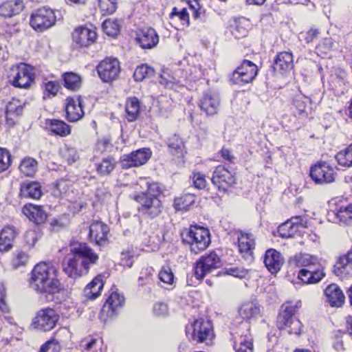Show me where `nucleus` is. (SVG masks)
<instances>
[{
  "mask_svg": "<svg viewBox=\"0 0 352 352\" xmlns=\"http://www.w3.org/2000/svg\"><path fill=\"white\" fill-rule=\"evenodd\" d=\"M325 276L324 267L317 259L305 268H302L298 274V278L305 284H316Z\"/></svg>",
  "mask_w": 352,
  "mask_h": 352,
  "instance_id": "nucleus-17",
  "label": "nucleus"
},
{
  "mask_svg": "<svg viewBox=\"0 0 352 352\" xmlns=\"http://www.w3.org/2000/svg\"><path fill=\"white\" fill-rule=\"evenodd\" d=\"M116 162L112 157L103 158L102 160L97 163L96 170L101 175H107L110 174L115 168Z\"/></svg>",
  "mask_w": 352,
  "mask_h": 352,
  "instance_id": "nucleus-42",
  "label": "nucleus"
},
{
  "mask_svg": "<svg viewBox=\"0 0 352 352\" xmlns=\"http://www.w3.org/2000/svg\"><path fill=\"white\" fill-rule=\"evenodd\" d=\"M324 294L331 307H341L344 302V295L336 284L329 285L325 289Z\"/></svg>",
  "mask_w": 352,
  "mask_h": 352,
  "instance_id": "nucleus-30",
  "label": "nucleus"
},
{
  "mask_svg": "<svg viewBox=\"0 0 352 352\" xmlns=\"http://www.w3.org/2000/svg\"><path fill=\"white\" fill-rule=\"evenodd\" d=\"M336 217L341 223L348 226L352 225V204L346 206H341L336 214Z\"/></svg>",
  "mask_w": 352,
  "mask_h": 352,
  "instance_id": "nucleus-46",
  "label": "nucleus"
},
{
  "mask_svg": "<svg viewBox=\"0 0 352 352\" xmlns=\"http://www.w3.org/2000/svg\"><path fill=\"white\" fill-rule=\"evenodd\" d=\"M283 262L284 259L280 253L276 250L269 249L265 252L264 263L271 273H277L280 270Z\"/></svg>",
  "mask_w": 352,
  "mask_h": 352,
  "instance_id": "nucleus-24",
  "label": "nucleus"
},
{
  "mask_svg": "<svg viewBox=\"0 0 352 352\" xmlns=\"http://www.w3.org/2000/svg\"><path fill=\"white\" fill-rule=\"evenodd\" d=\"M125 109L128 121L133 122L136 120L140 112V100L135 97L128 98L126 102Z\"/></svg>",
  "mask_w": 352,
  "mask_h": 352,
  "instance_id": "nucleus-36",
  "label": "nucleus"
},
{
  "mask_svg": "<svg viewBox=\"0 0 352 352\" xmlns=\"http://www.w3.org/2000/svg\"><path fill=\"white\" fill-rule=\"evenodd\" d=\"M64 86L70 90L76 91L81 86L80 77L72 72L65 73L63 74Z\"/></svg>",
  "mask_w": 352,
  "mask_h": 352,
  "instance_id": "nucleus-43",
  "label": "nucleus"
},
{
  "mask_svg": "<svg viewBox=\"0 0 352 352\" xmlns=\"http://www.w3.org/2000/svg\"><path fill=\"white\" fill-rule=\"evenodd\" d=\"M42 195L41 186L38 182H26L21 184L20 195L23 198L38 199Z\"/></svg>",
  "mask_w": 352,
  "mask_h": 352,
  "instance_id": "nucleus-31",
  "label": "nucleus"
},
{
  "mask_svg": "<svg viewBox=\"0 0 352 352\" xmlns=\"http://www.w3.org/2000/svg\"><path fill=\"white\" fill-rule=\"evenodd\" d=\"M210 236L208 229L197 226H191L181 234L183 243L190 245L191 252L195 254L206 249L210 243Z\"/></svg>",
  "mask_w": 352,
  "mask_h": 352,
  "instance_id": "nucleus-4",
  "label": "nucleus"
},
{
  "mask_svg": "<svg viewBox=\"0 0 352 352\" xmlns=\"http://www.w3.org/2000/svg\"><path fill=\"white\" fill-rule=\"evenodd\" d=\"M331 41L329 38H325L324 41L320 42L316 47V50L318 52L321 54H327L329 52H330L331 49Z\"/></svg>",
  "mask_w": 352,
  "mask_h": 352,
  "instance_id": "nucleus-62",
  "label": "nucleus"
},
{
  "mask_svg": "<svg viewBox=\"0 0 352 352\" xmlns=\"http://www.w3.org/2000/svg\"><path fill=\"white\" fill-rule=\"evenodd\" d=\"M10 81L16 87L28 88L34 82V76L32 68L26 63H19L11 67Z\"/></svg>",
  "mask_w": 352,
  "mask_h": 352,
  "instance_id": "nucleus-7",
  "label": "nucleus"
},
{
  "mask_svg": "<svg viewBox=\"0 0 352 352\" xmlns=\"http://www.w3.org/2000/svg\"><path fill=\"white\" fill-rule=\"evenodd\" d=\"M23 214L36 224L44 223L47 219V214L40 206L32 204H26L23 208Z\"/></svg>",
  "mask_w": 352,
  "mask_h": 352,
  "instance_id": "nucleus-27",
  "label": "nucleus"
},
{
  "mask_svg": "<svg viewBox=\"0 0 352 352\" xmlns=\"http://www.w3.org/2000/svg\"><path fill=\"white\" fill-rule=\"evenodd\" d=\"M96 198L97 200L102 204L107 203L111 198V193L105 188L100 187L96 189Z\"/></svg>",
  "mask_w": 352,
  "mask_h": 352,
  "instance_id": "nucleus-57",
  "label": "nucleus"
},
{
  "mask_svg": "<svg viewBox=\"0 0 352 352\" xmlns=\"http://www.w3.org/2000/svg\"><path fill=\"white\" fill-rule=\"evenodd\" d=\"M58 343L54 340H49L42 345L40 352H57Z\"/></svg>",
  "mask_w": 352,
  "mask_h": 352,
  "instance_id": "nucleus-64",
  "label": "nucleus"
},
{
  "mask_svg": "<svg viewBox=\"0 0 352 352\" xmlns=\"http://www.w3.org/2000/svg\"><path fill=\"white\" fill-rule=\"evenodd\" d=\"M16 231L12 227L3 228L0 233V252H8L12 247Z\"/></svg>",
  "mask_w": 352,
  "mask_h": 352,
  "instance_id": "nucleus-35",
  "label": "nucleus"
},
{
  "mask_svg": "<svg viewBox=\"0 0 352 352\" xmlns=\"http://www.w3.org/2000/svg\"><path fill=\"white\" fill-rule=\"evenodd\" d=\"M70 187V182L68 179H60L56 181L53 193L56 197H60L65 194Z\"/></svg>",
  "mask_w": 352,
  "mask_h": 352,
  "instance_id": "nucleus-51",
  "label": "nucleus"
},
{
  "mask_svg": "<svg viewBox=\"0 0 352 352\" xmlns=\"http://www.w3.org/2000/svg\"><path fill=\"white\" fill-rule=\"evenodd\" d=\"M11 165V155L6 149L0 148V173L6 171Z\"/></svg>",
  "mask_w": 352,
  "mask_h": 352,
  "instance_id": "nucleus-53",
  "label": "nucleus"
},
{
  "mask_svg": "<svg viewBox=\"0 0 352 352\" xmlns=\"http://www.w3.org/2000/svg\"><path fill=\"white\" fill-rule=\"evenodd\" d=\"M104 286L102 275L96 276L83 289V296L87 300L97 298Z\"/></svg>",
  "mask_w": 352,
  "mask_h": 352,
  "instance_id": "nucleus-32",
  "label": "nucleus"
},
{
  "mask_svg": "<svg viewBox=\"0 0 352 352\" xmlns=\"http://www.w3.org/2000/svg\"><path fill=\"white\" fill-rule=\"evenodd\" d=\"M289 222H285L280 225L278 228V233L279 236L283 239H287L292 236V232L289 230Z\"/></svg>",
  "mask_w": 352,
  "mask_h": 352,
  "instance_id": "nucleus-63",
  "label": "nucleus"
},
{
  "mask_svg": "<svg viewBox=\"0 0 352 352\" xmlns=\"http://www.w3.org/2000/svg\"><path fill=\"white\" fill-rule=\"evenodd\" d=\"M99 78L103 82L116 80L121 72L120 63L116 58H106L96 67Z\"/></svg>",
  "mask_w": 352,
  "mask_h": 352,
  "instance_id": "nucleus-9",
  "label": "nucleus"
},
{
  "mask_svg": "<svg viewBox=\"0 0 352 352\" xmlns=\"http://www.w3.org/2000/svg\"><path fill=\"white\" fill-rule=\"evenodd\" d=\"M220 106V98L218 94L206 91L204 94L199 102L201 110L208 116H213L217 113Z\"/></svg>",
  "mask_w": 352,
  "mask_h": 352,
  "instance_id": "nucleus-20",
  "label": "nucleus"
},
{
  "mask_svg": "<svg viewBox=\"0 0 352 352\" xmlns=\"http://www.w3.org/2000/svg\"><path fill=\"white\" fill-rule=\"evenodd\" d=\"M118 0H98V6L102 15L114 13L118 8Z\"/></svg>",
  "mask_w": 352,
  "mask_h": 352,
  "instance_id": "nucleus-47",
  "label": "nucleus"
},
{
  "mask_svg": "<svg viewBox=\"0 0 352 352\" xmlns=\"http://www.w3.org/2000/svg\"><path fill=\"white\" fill-rule=\"evenodd\" d=\"M193 184L197 189H204L206 187V181L205 175L201 173H195L193 175Z\"/></svg>",
  "mask_w": 352,
  "mask_h": 352,
  "instance_id": "nucleus-59",
  "label": "nucleus"
},
{
  "mask_svg": "<svg viewBox=\"0 0 352 352\" xmlns=\"http://www.w3.org/2000/svg\"><path fill=\"white\" fill-rule=\"evenodd\" d=\"M56 22V16L53 10L47 8H39L33 12L30 16V24L38 32H43L52 27Z\"/></svg>",
  "mask_w": 352,
  "mask_h": 352,
  "instance_id": "nucleus-6",
  "label": "nucleus"
},
{
  "mask_svg": "<svg viewBox=\"0 0 352 352\" xmlns=\"http://www.w3.org/2000/svg\"><path fill=\"white\" fill-rule=\"evenodd\" d=\"M31 288L38 294H45L48 301L60 300L58 295L64 293V288L57 278V269L45 262L36 265L30 279Z\"/></svg>",
  "mask_w": 352,
  "mask_h": 352,
  "instance_id": "nucleus-1",
  "label": "nucleus"
},
{
  "mask_svg": "<svg viewBox=\"0 0 352 352\" xmlns=\"http://www.w3.org/2000/svg\"><path fill=\"white\" fill-rule=\"evenodd\" d=\"M258 74L257 66L250 60H243L230 74V81L239 86L252 82Z\"/></svg>",
  "mask_w": 352,
  "mask_h": 352,
  "instance_id": "nucleus-8",
  "label": "nucleus"
},
{
  "mask_svg": "<svg viewBox=\"0 0 352 352\" xmlns=\"http://www.w3.org/2000/svg\"><path fill=\"white\" fill-rule=\"evenodd\" d=\"M24 103L16 98H12L6 105V117L8 119L12 116H19L21 115L23 109Z\"/></svg>",
  "mask_w": 352,
  "mask_h": 352,
  "instance_id": "nucleus-44",
  "label": "nucleus"
},
{
  "mask_svg": "<svg viewBox=\"0 0 352 352\" xmlns=\"http://www.w3.org/2000/svg\"><path fill=\"white\" fill-rule=\"evenodd\" d=\"M136 40L142 49H151L158 43L159 37L153 28H148L142 29Z\"/></svg>",
  "mask_w": 352,
  "mask_h": 352,
  "instance_id": "nucleus-25",
  "label": "nucleus"
},
{
  "mask_svg": "<svg viewBox=\"0 0 352 352\" xmlns=\"http://www.w3.org/2000/svg\"><path fill=\"white\" fill-rule=\"evenodd\" d=\"M239 250L243 257L249 262L253 261V250L255 247V239L250 233L240 232L238 236Z\"/></svg>",
  "mask_w": 352,
  "mask_h": 352,
  "instance_id": "nucleus-19",
  "label": "nucleus"
},
{
  "mask_svg": "<svg viewBox=\"0 0 352 352\" xmlns=\"http://www.w3.org/2000/svg\"><path fill=\"white\" fill-rule=\"evenodd\" d=\"M152 152L148 148H142L124 155L120 160V166L123 169L136 167L146 164L151 158Z\"/></svg>",
  "mask_w": 352,
  "mask_h": 352,
  "instance_id": "nucleus-15",
  "label": "nucleus"
},
{
  "mask_svg": "<svg viewBox=\"0 0 352 352\" xmlns=\"http://www.w3.org/2000/svg\"><path fill=\"white\" fill-rule=\"evenodd\" d=\"M318 258L314 256L306 254H298L289 258V263L291 265L296 267H307L312 263L316 262Z\"/></svg>",
  "mask_w": 352,
  "mask_h": 352,
  "instance_id": "nucleus-39",
  "label": "nucleus"
},
{
  "mask_svg": "<svg viewBox=\"0 0 352 352\" xmlns=\"http://www.w3.org/2000/svg\"><path fill=\"white\" fill-rule=\"evenodd\" d=\"M58 319L59 316L53 309H42L37 312L32 324L38 330L49 331L55 327Z\"/></svg>",
  "mask_w": 352,
  "mask_h": 352,
  "instance_id": "nucleus-14",
  "label": "nucleus"
},
{
  "mask_svg": "<svg viewBox=\"0 0 352 352\" xmlns=\"http://www.w3.org/2000/svg\"><path fill=\"white\" fill-rule=\"evenodd\" d=\"M352 271V250L340 256L333 265V273L339 276L344 274H349Z\"/></svg>",
  "mask_w": 352,
  "mask_h": 352,
  "instance_id": "nucleus-34",
  "label": "nucleus"
},
{
  "mask_svg": "<svg viewBox=\"0 0 352 352\" xmlns=\"http://www.w3.org/2000/svg\"><path fill=\"white\" fill-rule=\"evenodd\" d=\"M235 175L234 170H230L224 166L219 165L216 167L211 180L219 191L226 192L229 187L236 184Z\"/></svg>",
  "mask_w": 352,
  "mask_h": 352,
  "instance_id": "nucleus-12",
  "label": "nucleus"
},
{
  "mask_svg": "<svg viewBox=\"0 0 352 352\" xmlns=\"http://www.w3.org/2000/svg\"><path fill=\"white\" fill-rule=\"evenodd\" d=\"M226 274L230 276H233L236 278H245L248 274V270L243 268L239 267H230L226 270Z\"/></svg>",
  "mask_w": 352,
  "mask_h": 352,
  "instance_id": "nucleus-60",
  "label": "nucleus"
},
{
  "mask_svg": "<svg viewBox=\"0 0 352 352\" xmlns=\"http://www.w3.org/2000/svg\"><path fill=\"white\" fill-rule=\"evenodd\" d=\"M162 193L160 186L156 183L148 184L146 191L135 197L140 204L138 212L147 219H153L162 212L163 206L159 196Z\"/></svg>",
  "mask_w": 352,
  "mask_h": 352,
  "instance_id": "nucleus-2",
  "label": "nucleus"
},
{
  "mask_svg": "<svg viewBox=\"0 0 352 352\" xmlns=\"http://www.w3.org/2000/svg\"><path fill=\"white\" fill-rule=\"evenodd\" d=\"M307 100H308V98L300 96H297L294 98L293 105L296 108V109L297 111V113L298 115H302L304 113L307 115L306 113V109L307 107Z\"/></svg>",
  "mask_w": 352,
  "mask_h": 352,
  "instance_id": "nucleus-55",
  "label": "nucleus"
},
{
  "mask_svg": "<svg viewBox=\"0 0 352 352\" xmlns=\"http://www.w3.org/2000/svg\"><path fill=\"white\" fill-rule=\"evenodd\" d=\"M274 71L281 74L291 71L294 67V58L291 52H282L278 54L272 65Z\"/></svg>",
  "mask_w": 352,
  "mask_h": 352,
  "instance_id": "nucleus-22",
  "label": "nucleus"
},
{
  "mask_svg": "<svg viewBox=\"0 0 352 352\" xmlns=\"http://www.w3.org/2000/svg\"><path fill=\"white\" fill-rule=\"evenodd\" d=\"M336 173L325 162H318L310 168V177L316 184H327L335 181Z\"/></svg>",
  "mask_w": 352,
  "mask_h": 352,
  "instance_id": "nucleus-13",
  "label": "nucleus"
},
{
  "mask_svg": "<svg viewBox=\"0 0 352 352\" xmlns=\"http://www.w3.org/2000/svg\"><path fill=\"white\" fill-rule=\"evenodd\" d=\"M221 265V260L219 256L214 252L202 256L197 261L194 271L195 276L198 280L203 279L208 274L219 268Z\"/></svg>",
  "mask_w": 352,
  "mask_h": 352,
  "instance_id": "nucleus-10",
  "label": "nucleus"
},
{
  "mask_svg": "<svg viewBox=\"0 0 352 352\" xmlns=\"http://www.w3.org/2000/svg\"><path fill=\"white\" fill-rule=\"evenodd\" d=\"M260 312V307L252 302L243 304L239 309V316L245 320L256 318Z\"/></svg>",
  "mask_w": 352,
  "mask_h": 352,
  "instance_id": "nucleus-38",
  "label": "nucleus"
},
{
  "mask_svg": "<svg viewBox=\"0 0 352 352\" xmlns=\"http://www.w3.org/2000/svg\"><path fill=\"white\" fill-rule=\"evenodd\" d=\"M104 32L109 36H116L120 32V24L118 20L107 19L102 23Z\"/></svg>",
  "mask_w": 352,
  "mask_h": 352,
  "instance_id": "nucleus-49",
  "label": "nucleus"
},
{
  "mask_svg": "<svg viewBox=\"0 0 352 352\" xmlns=\"http://www.w3.org/2000/svg\"><path fill=\"white\" fill-rule=\"evenodd\" d=\"M245 331L242 333L234 342L236 352H253L252 338L250 333V325L248 322L242 324Z\"/></svg>",
  "mask_w": 352,
  "mask_h": 352,
  "instance_id": "nucleus-28",
  "label": "nucleus"
},
{
  "mask_svg": "<svg viewBox=\"0 0 352 352\" xmlns=\"http://www.w3.org/2000/svg\"><path fill=\"white\" fill-rule=\"evenodd\" d=\"M186 334L190 340L197 343L211 340L214 336L212 323L204 318L197 319L192 324L186 326Z\"/></svg>",
  "mask_w": 352,
  "mask_h": 352,
  "instance_id": "nucleus-5",
  "label": "nucleus"
},
{
  "mask_svg": "<svg viewBox=\"0 0 352 352\" xmlns=\"http://www.w3.org/2000/svg\"><path fill=\"white\" fill-rule=\"evenodd\" d=\"M159 278L161 281L171 285L174 282V275L169 267H164L159 272Z\"/></svg>",
  "mask_w": 352,
  "mask_h": 352,
  "instance_id": "nucleus-56",
  "label": "nucleus"
},
{
  "mask_svg": "<svg viewBox=\"0 0 352 352\" xmlns=\"http://www.w3.org/2000/svg\"><path fill=\"white\" fill-rule=\"evenodd\" d=\"M155 74V69L147 64H142L136 67L133 78L136 82H141L145 78H149Z\"/></svg>",
  "mask_w": 352,
  "mask_h": 352,
  "instance_id": "nucleus-41",
  "label": "nucleus"
},
{
  "mask_svg": "<svg viewBox=\"0 0 352 352\" xmlns=\"http://www.w3.org/2000/svg\"><path fill=\"white\" fill-rule=\"evenodd\" d=\"M29 260L28 255L23 252H18L15 254L12 261V265L14 269H17L26 265Z\"/></svg>",
  "mask_w": 352,
  "mask_h": 352,
  "instance_id": "nucleus-54",
  "label": "nucleus"
},
{
  "mask_svg": "<svg viewBox=\"0 0 352 352\" xmlns=\"http://www.w3.org/2000/svg\"><path fill=\"white\" fill-rule=\"evenodd\" d=\"M39 238V234L35 230H29L25 235V244L32 248L34 246Z\"/></svg>",
  "mask_w": 352,
  "mask_h": 352,
  "instance_id": "nucleus-58",
  "label": "nucleus"
},
{
  "mask_svg": "<svg viewBox=\"0 0 352 352\" xmlns=\"http://www.w3.org/2000/svg\"><path fill=\"white\" fill-rule=\"evenodd\" d=\"M124 304V297L116 292L110 294L102 306L99 318L102 322H107L117 316L119 310Z\"/></svg>",
  "mask_w": 352,
  "mask_h": 352,
  "instance_id": "nucleus-11",
  "label": "nucleus"
},
{
  "mask_svg": "<svg viewBox=\"0 0 352 352\" xmlns=\"http://www.w3.org/2000/svg\"><path fill=\"white\" fill-rule=\"evenodd\" d=\"M38 168V162L30 157H25L21 162L19 170L21 173L27 177H32Z\"/></svg>",
  "mask_w": 352,
  "mask_h": 352,
  "instance_id": "nucleus-37",
  "label": "nucleus"
},
{
  "mask_svg": "<svg viewBox=\"0 0 352 352\" xmlns=\"http://www.w3.org/2000/svg\"><path fill=\"white\" fill-rule=\"evenodd\" d=\"M336 158L340 166L344 167L352 166V144L344 150L338 153Z\"/></svg>",
  "mask_w": 352,
  "mask_h": 352,
  "instance_id": "nucleus-45",
  "label": "nucleus"
},
{
  "mask_svg": "<svg viewBox=\"0 0 352 352\" xmlns=\"http://www.w3.org/2000/svg\"><path fill=\"white\" fill-rule=\"evenodd\" d=\"M319 34L320 32L318 29L311 28L305 34L301 33V36L307 43H310L313 42L316 38H318Z\"/></svg>",
  "mask_w": 352,
  "mask_h": 352,
  "instance_id": "nucleus-61",
  "label": "nucleus"
},
{
  "mask_svg": "<svg viewBox=\"0 0 352 352\" xmlns=\"http://www.w3.org/2000/svg\"><path fill=\"white\" fill-rule=\"evenodd\" d=\"M43 87L44 99L46 97L50 98L51 96H56L60 88L59 83L55 81H48L44 84Z\"/></svg>",
  "mask_w": 352,
  "mask_h": 352,
  "instance_id": "nucleus-52",
  "label": "nucleus"
},
{
  "mask_svg": "<svg viewBox=\"0 0 352 352\" xmlns=\"http://www.w3.org/2000/svg\"><path fill=\"white\" fill-rule=\"evenodd\" d=\"M66 102L65 111L67 120L75 122L80 120L84 116L80 100L68 97Z\"/></svg>",
  "mask_w": 352,
  "mask_h": 352,
  "instance_id": "nucleus-23",
  "label": "nucleus"
},
{
  "mask_svg": "<svg viewBox=\"0 0 352 352\" xmlns=\"http://www.w3.org/2000/svg\"><path fill=\"white\" fill-rule=\"evenodd\" d=\"M300 306V302H297L296 305L287 302L281 306L276 322L278 329L287 330L289 334H300L302 324L294 317Z\"/></svg>",
  "mask_w": 352,
  "mask_h": 352,
  "instance_id": "nucleus-3",
  "label": "nucleus"
},
{
  "mask_svg": "<svg viewBox=\"0 0 352 352\" xmlns=\"http://www.w3.org/2000/svg\"><path fill=\"white\" fill-rule=\"evenodd\" d=\"M195 199L194 195L191 194H186L175 198L173 206L177 211L188 210L190 207L195 204Z\"/></svg>",
  "mask_w": 352,
  "mask_h": 352,
  "instance_id": "nucleus-40",
  "label": "nucleus"
},
{
  "mask_svg": "<svg viewBox=\"0 0 352 352\" xmlns=\"http://www.w3.org/2000/svg\"><path fill=\"white\" fill-rule=\"evenodd\" d=\"M96 32L87 28H77L74 34V41L80 47H88L93 44L96 39Z\"/></svg>",
  "mask_w": 352,
  "mask_h": 352,
  "instance_id": "nucleus-26",
  "label": "nucleus"
},
{
  "mask_svg": "<svg viewBox=\"0 0 352 352\" xmlns=\"http://www.w3.org/2000/svg\"><path fill=\"white\" fill-rule=\"evenodd\" d=\"M23 8V2L21 0L5 1L0 6V16L4 18H11L19 14Z\"/></svg>",
  "mask_w": 352,
  "mask_h": 352,
  "instance_id": "nucleus-33",
  "label": "nucleus"
},
{
  "mask_svg": "<svg viewBox=\"0 0 352 352\" xmlns=\"http://www.w3.org/2000/svg\"><path fill=\"white\" fill-rule=\"evenodd\" d=\"M230 32L232 36L236 39H240L247 36L248 30L241 21H235L230 26Z\"/></svg>",
  "mask_w": 352,
  "mask_h": 352,
  "instance_id": "nucleus-48",
  "label": "nucleus"
},
{
  "mask_svg": "<svg viewBox=\"0 0 352 352\" xmlns=\"http://www.w3.org/2000/svg\"><path fill=\"white\" fill-rule=\"evenodd\" d=\"M46 128L52 135L66 137L71 133V126L63 120L58 119H47L45 120Z\"/></svg>",
  "mask_w": 352,
  "mask_h": 352,
  "instance_id": "nucleus-29",
  "label": "nucleus"
},
{
  "mask_svg": "<svg viewBox=\"0 0 352 352\" xmlns=\"http://www.w3.org/2000/svg\"><path fill=\"white\" fill-rule=\"evenodd\" d=\"M109 228L107 225L100 221H94L89 228V236L91 242L98 246H104L108 242Z\"/></svg>",
  "mask_w": 352,
  "mask_h": 352,
  "instance_id": "nucleus-18",
  "label": "nucleus"
},
{
  "mask_svg": "<svg viewBox=\"0 0 352 352\" xmlns=\"http://www.w3.org/2000/svg\"><path fill=\"white\" fill-rule=\"evenodd\" d=\"M70 251L71 253L78 254L85 275L88 274L90 267L96 264L99 259L97 254L85 243H79L77 246L73 245Z\"/></svg>",
  "mask_w": 352,
  "mask_h": 352,
  "instance_id": "nucleus-16",
  "label": "nucleus"
},
{
  "mask_svg": "<svg viewBox=\"0 0 352 352\" xmlns=\"http://www.w3.org/2000/svg\"><path fill=\"white\" fill-rule=\"evenodd\" d=\"M168 146L173 155L182 154L183 142L177 135H174L168 139Z\"/></svg>",
  "mask_w": 352,
  "mask_h": 352,
  "instance_id": "nucleus-50",
  "label": "nucleus"
},
{
  "mask_svg": "<svg viewBox=\"0 0 352 352\" xmlns=\"http://www.w3.org/2000/svg\"><path fill=\"white\" fill-rule=\"evenodd\" d=\"M72 254V256L67 257L63 261V270L69 277L76 279L85 275L83 273L84 269L78 254Z\"/></svg>",
  "mask_w": 352,
  "mask_h": 352,
  "instance_id": "nucleus-21",
  "label": "nucleus"
}]
</instances>
